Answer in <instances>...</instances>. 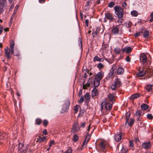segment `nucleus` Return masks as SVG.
Segmentation results:
<instances>
[{
	"mask_svg": "<svg viewBox=\"0 0 153 153\" xmlns=\"http://www.w3.org/2000/svg\"><path fill=\"white\" fill-rule=\"evenodd\" d=\"M121 85V82L120 79L116 76L114 82L111 86V88L112 90H117Z\"/></svg>",
	"mask_w": 153,
	"mask_h": 153,
	"instance_id": "nucleus-1",
	"label": "nucleus"
},
{
	"mask_svg": "<svg viewBox=\"0 0 153 153\" xmlns=\"http://www.w3.org/2000/svg\"><path fill=\"white\" fill-rule=\"evenodd\" d=\"M115 10V14L119 19H122L123 15V10L120 7L115 6L114 7Z\"/></svg>",
	"mask_w": 153,
	"mask_h": 153,
	"instance_id": "nucleus-2",
	"label": "nucleus"
},
{
	"mask_svg": "<svg viewBox=\"0 0 153 153\" xmlns=\"http://www.w3.org/2000/svg\"><path fill=\"white\" fill-rule=\"evenodd\" d=\"M102 101L101 104V108L102 110L105 105V108L106 110H109L111 109L112 105L109 102H107V99L106 98H104Z\"/></svg>",
	"mask_w": 153,
	"mask_h": 153,
	"instance_id": "nucleus-3",
	"label": "nucleus"
},
{
	"mask_svg": "<svg viewBox=\"0 0 153 153\" xmlns=\"http://www.w3.org/2000/svg\"><path fill=\"white\" fill-rule=\"evenodd\" d=\"M108 146V143L105 141H102L100 143V149L104 152H105Z\"/></svg>",
	"mask_w": 153,
	"mask_h": 153,
	"instance_id": "nucleus-4",
	"label": "nucleus"
},
{
	"mask_svg": "<svg viewBox=\"0 0 153 153\" xmlns=\"http://www.w3.org/2000/svg\"><path fill=\"white\" fill-rule=\"evenodd\" d=\"M7 0H0V14L3 11V8L7 5Z\"/></svg>",
	"mask_w": 153,
	"mask_h": 153,
	"instance_id": "nucleus-5",
	"label": "nucleus"
},
{
	"mask_svg": "<svg viewBox=\"0 0 153 153\" xmlns=\"http://www.w3.org/2000/svg\"><path fill=\"white\" fill-rule=\"evenodd\" d=\"M126 115L127 116L126 117V124L127 123H128L129 126H131L134 123V120L133 119L131 118L129 122H128V121L130 117V114L128 112L126 113Z\"/></svg>",
	"mask_w": 153,
	"mask_h": 153,
	"instance_id": "nucleus-6",
	"label": "nucleus"
},
{
	"mask_svg": "<svg viewBox=\"0 0 153 153\" xmlns=\"http://www.w3.org/2000/svg\"><path fill=\"white\" fill-rule=\"evenodd\" d=\"M19 152L22 153H26V148L24 146L23 144L20 143L19 144Z\"/></svg>",
	"mask_w": 153,
	"mask_h": 153,
	"instance_id": "nucleus-7",
	"label": "nucleus"
},
{
	"mask_svg": "<svg viewBox=\"0 0 153 153\" xmlns=\"http://www.w3.org/2000/svg\"><path fill=\"white\" fill-rule=\"evenodd\" d=\"M70 105V102L69 100H67L65 104L64 105L65 106H66V108L65 109H64V108H62V110L61 111V113H63L65 111H67L68 109V108Z\"/></svg>",
	"mask_w": 153,
	"mask_h": 153,
	"instance_id": "nucleus-8",
	"label": "nucleus"
},
{
	"mask_svg": "<svg viewBox=\"0 0 153 153\" xmlns=\"http://www.w3.org/2000/svg\"><path fill=\"white\" fill-rule=\"evenodd\" d=\"M142 146L143 148L146 149H149L151 147V144L150 142H147L143 143Z\"/></svg>",
	"mask_w": 153,
	"mask_h": 153,
	"instance_id": "nucleus-9",
	"label": "nucleus"
},
{
	"mask_svg": "<svg viewBox=\"0 0 153 153\" xmlns=\"http://www.w3.org/2000/svg\"><path fill=\"white\" fill-rule=\"evenodd\" d=\"M140 60L141 63H145L147 60V56L144 53H142L140 55Z\"/></svg>",
	"mask_w": 153,
	"mask_h": 153,
	"instance_id": "nucleus-10",
	"label": "nucleus"
},
{
	"mask_svg": "<svg viewBox=\"0 0 153 153\" xmlns=\"http://www.w3.org/2000/svg\"><path fill=\"white\" fill-rule=\"evenodd\" d=\"M104 72L101 71L98 73L96 75L95 77V79L100 81L104 76Z\"/></svg>",
	"mask_w": 153,
	"mask_h": 153,
	"instance_id": "nucleus-11",
	"label": "nucleus"
},
{
	"mask_svg": "<svg viewBox=\"0 0 153 153\" xmlns=\"http://www.w3.org/2000/svg\"><path fill=\"white\" fill-rule=\"evenodd\" d=\"M85 122H81L80 126L76 125V127H74V128L75 129L76 131L80 130L81 128H83L85 127Z\"/></svg>",
	"mask_w": 153,
	"mask_h": 153,
	"instance_id": "nucleus-12",
	"label": "nucleus"
},
{
	"mask_svg": "<svg viewBox=\"0 0 153 153\" xmlns=\"http://www.w3.org/2000/svg\"><path fill=\"white\" fill-rule=\"evenodd\" d=\"M105 18L108 20L112 21L114 19V16L109 13L107 12L105 14Z\"/></svg>",
	"mask_w": 153,
	"mask_h": 153,
	"instance_id": "nucleus-13",
	"label": "nucleus"
},
{
	"mask_svg": "<svg viewBox=\"0 0 153 153\" xmlns=\"http://www.w3.org/2000/svg\"><path fill=\"white\" fill-rule=\"evenodd\" d=\"M112 33L114 34H117L119 32V28L117 26L114 27L111 29Z\"/></svg>",
	"mask_w": 153,
	"mask_h": 153,
	"instance_id": "nucleus-14",
	"label": "nucleus"
},
{
	"mask_svg": "<svg viewBox=\"0 0 153 153\" xmlns=\"http://www.w3.org/2000/svg\"><path fill=\"white\" fill-rule=\"evenodd\" d=\"M91 135L89 134H88L85 137L84 140L83 142L82 146H84L85 145H86L88 142Z\"/></svg>",
	"mask_w": 153,
	"mask_h": 153,
	"instance_id": "nucleus-15",
	"label": "nucleus"
},
{
	"mask_svg": "<svg viewBox=\"0 0 153 153\" xmlns=\"http://www.w3.org/2000/svg\"><path fill=\"white\" fill-rule=\"evenodd\" d=\"M145 74L146 71L143 69L140 71L139 73L137 74V77L143 76Z\"/></svg>",
	"mask_w": 153,
	"mask_h": 153,
	"instance_id": "nucleus-16",
	"label": "nucleus"
},
{
	"mask_svg": "<svg viewBox=\"0 0 153 153\" xmlns=\"http://www.w3.org/2000/svg\"><path fill=\"white\" fill-rule=\"evenodd\" d=\"M14 42L13 41H12L10 43V50L11 53L12 54H13L14 53Z\"/></svg>",
	"mask_w": 153,
	"mask_h": 153,
	"instance_id": "nucleus-17",
	"label": "nucleus"
},
{
	"mask_svg": "<svg viewBox=\"0 0 153 153\" xmlns=\"http://www.w3.org/2000/svg\"><path fill=\"white\" fill-rule=\"evenodd\" d=\"M5 51L6 56L7 57V58L8 59H9L10 58L11 55V54H10V50H9V49L7 48V49H5Z\"/></svg>",
	"mask_w": 153,
	"mask_h": 153,
	"instance_id": "nucleus-18",
	"label": "nucleus"
},
{
	"mask_svg": "<svg viewBox=\"0 0 153 153\" xmlns=\"http://www.w3.org/2000/svg\"><path fill=\"white\" fill-rule=\"evenodd\" d=\"M122 137L120 134H117L115 135L114 140L117 142H119L121 139Z\"/></svg>",
	"mask_w": 153,
	"mask_h": 153,
	"instance_id": "nucleus-19",
	"label": "nucleus"
},
{
	"mask_svg": "<svg viewBox=\"0 0 153 153\" xmlns=\"http://www.w3.org/2000/svg\"><path fill=\"white\" fill-rule=\"evenodd\" d=\"M124 72V70L123 68L121 67H119L117 70V73L118 74H122Z\"/></svg>",
	"mask_w": 153,
	"mask_h": 153,
	"instance_id": "nucleus-20",
	"label": "nucleus"
},
{
	"mask_svg": "<svg viewBox=\"0 0 153 153\" xmlns=\"http://www.w3.org/2000/svg\"><path fill=\"white\" fill-rule=\"evenodd\" d=\"M46 139V137L45 136H44L42 137H41L39 136V138H37V140L36 142H38L39 143H40L44 141Z\"/></svg>",
	"mask_w": 153,
	"mask_h": 153,
	"instance_id": "nucleus-21",
	"label": "nucleus"
},
{
	"mask_svg": "<svg viewBox=\"0 0 153 153\" xmlns=\"http://www.w3.org/2000/svg\"><path fill=\"white\" fill-rule=\"evenodd\" d=\"M94 62L98 61L99 62H102L103 61V59L100 58L97 56H95L94 58Z\"/></svg>",
	"mask_w": 153,
	"mask_h": 153,
	"instance_id": "nucleus-22",
	"label": "nucleus"
},
{
	"mask_svg": "<svg viewBox=\"0 0 153 153\" xmlns=\"http://www.w3.org/2000/svg\"><path fill=\"white\" fill-rule=\"evenodd\" d=\"M140 95V94H135L131 95L130 97V98L131 100H134L138 97Z\"/></svg>",
	"mask_w": 153,
	"mask_h": 153,
	"instance_id": "nucleus-23",
	"label": "nucleus"
},
{
	"mask_svg": "<svg viewBox=\"0 0 153 153\" xmlns=\"http://www.w3.org/2000/svg\"><path fill=\"white\" fill-rule=\"evenodd\" d=\"M89 79L87 83L86 84H84L83 85L82 88L84 89H86L87 87H89L90 85V82Z\"/></svg>",
	"mask_w": 153,
	"mask_h": 153,
	"instance_id": "nucleus-24",
	"label": "nucleus"
},
{
	"mask_svg": "<svg viewBox=\"0 0 153 153\" xmlns=\"http://www.w3.org/2000/svg\"><path fill=\"white\" fill-rule=\"evenodd\" d=\"M79 139V137L76 134H74L73 136L72 140L74 142H77Z\"/></svg>",
	"mask_w": 153,
	"mask_h": 153,
	"instance_id": "nucleus-25",
	"label": "nucleus"
},
{
	"mask_svg": "<svg viewBox=\"0 0 153 153\" xmlns=\"http://www.w3.org/2000/svg\"><path fill=\"white\" fill-rule=\"evenodd\" d=\"M152 85L149 84L146 87V89L148 92H150L152 91Z\"/></svg>",
	"mask_w": 153,
	"mask_h": 153,
	"instance_id": "nucleus-26",
	"label": "nucleus"
},
{
	"mask_svg": "<svg viewBox=\"0 0 153 153\" xmlns=\"http://www.w3.org/2000/svg\"><path fill=\"white\" fill-rule=\"evenodd\" d=\"M148 108V105L145 104L143 103L141 105V109L143 110H147Z\"/></svg>",
	"mask_w": 153,
	"mask_h": 153,
	"instance_id": "nucleus-27",
	"label": "nucleus"
},
{
	"mask_svg": "<svg viewBox=\"0 0 153 153\" xmlns=\"http://www.w3.org/2000/svg\"><path fill=\"white\" fill-rule=\"evenodd\" d=\"M114 97V95L111 94H109L108 96V98L110 101H113Z\"/></svg>",
	"mask_w": 153,
	"mask_h": 153,
	"instance_id": "nucleus-28",
	"label": "nucleus"
},
{
	"mask_svg": "<svg viewBox=\"0 0 153 153\" xmlns=\"http://www.w3.org/2000/svg\"><path fill=\"white\" fill-rule=\"evenodd\" d=\"M131 14L132 16L136 17L137 16L138 13L137 12L136 10H133L131 12Z\"/></svg>",
	"mask_w": 153,
	"mask_h": 153,
	"instance_id": "nucleus-29",
	"label": "nucleus"
},
{
	"mask_svg": "<svg viewBox=\"0 0 153 153\" xmlns=\"http://www.w3.org/2000/svg\"><path fill=\"white\" fill-rule=\"evenodd\" d=\"M100 80L95 79V80L94 81V85L95 87H97L100 84Z\"/></svg>",
	"mask_w": 153,
	"mask_h": 153,
	"instance_id": "nucleus-30",
	"label": "nucleus"
},
{
	"mask_svg": "<svg viewBox=\"0 0 153 153\" xmlns=\"http://www.w3.org/2000/svg\"><path fill=\"white\" fill-rule=\"evenodd\" d=\"M125 25L126 27H127L128 28H129L131 26L132 23H131V22L130 21H128L126 22L125 23Z\"/></svg>",
	"mask_w": 153,
	"mask_h": 153,
	"instance_id": "nucleus-31",
	"label": "nucleus"
},
{
	"mask_svg": "<svg viewBox=\"0 0 153 153\" xmlns=\"http://www.w3.org/2000/svg\"><path fill=\"white\" fill-rule=\"evenodd\" d=\"M100 29L99 28H97L96 29L95 31H93L92 32V35L94 36L96 35L97 33L99 32Z\"/></svg>",
	"mask_w": 153,
	"mask_h": 153,
	"instance_id": "nucleus-32",
	"label": "nucleus"
},
{
	"mask_svg": "<svg viewBox=\"0 0 153 153\" xmlns=\"http://www.w3.org/2000/svg\"><path fill=\"white\" fill-rule=\"evenodd\" d=\"M126 52L128 53H130L132 50V49L130 47H128L125 48Z\"/></svg>",
	"mask_w": 153,
	"mask_h": 153,
	"instance_id": "nucleus-33",
	"label": "nucleus"
},
{
	"mask_svg": "<svg viewBox=\"0 0 153 153\" xmlns=\"http://www.w3.org/2000/svg\"><path fill=\"white\" fill-rule=\"evenodd\" d=\"M85 98L87 100H88L90 99V95L89 94L86 93L85 95Z\"/></svg>",
	"mask_w": 153,
	"mask_h": 153,
	"instance_id": "nucleus-34",
	"label": "nucleus"
},
{
	"mask_svg": "<svg viewBox=\"0 0 153 153\" xmlns=\"http://www.w3.org/2000/svg\"><path fill=\"white\" fill-rule=\"evenodd\" d=\"M97 90L96 88H94L92 91V96H94L96 95Z\"/></svg>",
	"mask_w": 153,
	"mask_h": 153,
	"instance_id": "nucleus-35",
	"label": "nucleus"
},
{
	"mask_svg": "<svg viewBox=\"0 0 153 153\" xmlns=\"http://www.w3.org/2000/svg\"><path fill=\"white\" fill-rule=\"evenodd\" d=\"M79 107V106L78 105H76L74 106V110L75 114H76L78 112Z\"/></svg>",
	"mask_w": 153,
	"mask_h": 153,
	"instance_id": "nucleus-36",
	"label": "nucleus"
},
{
	"mask_svg": "<svg viewBox=\"0 0 153 153\" xmlns=\"http://www.w3.org/2000/svg\"><path fill=\"white\" fill-rule=\"evenodd\" d=\"M72 148L71 147H69L67 150L64 153H72Z\"/></svg>",
	"mask_w": 153,
	"mask_h": 153,
	"instance_id": "nucleus-37",
	"label": "nucleus"
},
{
	"mask_svg": "<svg viewBox=\"0 0 153 153\" xmlns=\"http://www.w3.org/2000/svg\"><path fill=\"white\" fill-rule=\"evenodd\" d=\"M149 31L148 30L145 31L143 33V36L144 37H147L149 36Z\"/></svg>",
	"mask_w": 153,
	"mask_h": 153,
	"instance_id": "nucleus-38",
	"label": "nucleus"
},
{
	"mask_svg": "<svg viewBox=\"0 0 153 153\" xmlns=\"http://www.w3.org/2000/svg\"><path fill=\"white\" fill-rule=\"evenodd\" d=\"M115 52L117 54H119L121 50L118 48H116L114 49Z\"/></svg>",
	"mask_w": 153,
	"mask_h": 153,
	"instance_id": "nucleus-39",
	"label": "nucleus"
},
{
	"mask_svg": "<svg viewBox=\"0 0 153 153\" xmlns=\"http://www.w3.org/2000/svg\"><path fill=\"white\" fill-rule=\"evenodd\" d=\"M128 149L127 148H123L121 150L122 153H128Z\"/></svg>",
	"mask_w": 153,
	"mask_h": 153,
	"instance_id": "nucleus-40",
	"label": "nucleus"
},
{
	"mask_svg": "<svg viewBox=\"0 0 153 153\" xmlns=\"http://www.w3.org/2000/svg\"><path fill=\"white\" fill-rule=\"evenodd\" d=\"M114 2L112 1H111L108 3V6L109 7H112L114 6Z\"/></svg>",
	"mask_w": 153,
	"mask_h": 153,
	"instance_id": "nucleus-41",
	"label": "nucleus"
},
{
	"mask_svg": "<svg viewBox=\"0 0 153 153\" xmlns=\"http://www.w3.org/2000/svg\"><path fill=\"white\" fill-rule=\"evenodd\" d=\"M41 122V120L40 119H36V124L39 125L40 124Z\"/></svg>",
	"mask_w": 153,
	"mask_h": 153,
	"instance_id": "nucleus-42",
	"label": "nucleus"
},
{
	"mask_svg": "<svg viewBox=\"0 0 153 153\" xmlns=\"http://www.w3.org/2000/svg\"><path fill=\"white\" fill-rule=\"evenodd\" d=\"M97 67L99 69H102L103 67V65L102 63H100L97 65Z\"/></svg>",
	"mask_w": 153,
	"mask_h": 153,
	"instance_id": "nucleus-43",
	"label": "nucleus"
},
{
	"mask_svg": "<svg viewBox=\"0 0 153 153\" xmlns=\"http://www.w3.org/2000/svg\"><path fill=\"white\" fill-rule=\"evenodd\" d=\"M43 125L44 126H46L48 124V121L47 120H44L43 122Z\"/></svg>",
	"mask_w": 153,
	"mask_h": 153,
	"instance_id": "nucleus-44",
	"label": "nucleus"
},
{
	"mask_svg": "<svg viewBox=\"0 0 153 153\" xmlns=\"http://www.w3.org/2000/svg\"><path fill=\"white\" fill-rule=\"evenodd\" d=\"M84 97L83 96H81L79 101V103H82L84 101Z\"/></svg>",
	"mask_w": 153,
	"mask_h": 153,
	"instance_id": "nucleus-45",
	"label": "nucleus"
},
{
	"mask_svg": "<svg viewBox=\"0 0 153 153\" xmlns=\"http://www.w3.org/2000/svg\"><path fill=\"white\" fill-rule=\"evenodd\" d=\"M147 117L148 119L150 120H152L153 118L152 115L151 114H148L147 115Z\"/></svg>",
	"mask_w": 153,
	"mask_h": 153,
	"instance_id": "nucleus-46",
	"label": "nucleus"
},
{
	"mask_svg": "<svg viewBox=\"0 0 153 153\" xmlns=\"http://www.w3.org/2000/svg\"><path fill=\"white\" fill-rule=\"evenodd\" d=\"M94 1V0H88L87 2V4L86 5V6H89L92 3V1Z\"/></svg>",
	"mask_w": 153,
	"mask_h": 153,
	"instance_id": "nucleus-47",
	"label": "nucleus"
},
{
	"mask_svg": "<svg viewBox=\"0 0 153 153\" xmlns=\"http://www.w3.org/2000/svg\"><path fill=\"white\" fill-rule=\"evenodd\" d=\"M114 72V71L112 70H110V71L109 73V77H111L113 75Z\"/></svg>",
	"mask_w": 153,
	"mask_h": 153,
	"instance_id": "nucleus-48",
	"label": "nucleus"
},
{
	"mask_svg": "<svg viewBox=\"0 0 153 153\" xmlns=\"http://www.w3.org/2000/svg\"><path fill=\"white\" fill-rule=\"evenodd\" d=\"M136 115L138 116V117H139L141 115V113L140 111L139 110H137L136 112Z\"/></svg>",
	"mask_w": 153,
	"mask_h": 153,
	"instance_id": "nucleus-49",
	"label": "nucleus"
},
{
	"mask_svg": "<svg viewBox=\"0 0 153 153\" xmlns=\"http://www.w3.org/2000/svg\"><path fill=\"white\" fill-rule=\"evenodd\" d=\"M134 144L133 141L132 140H130L129 141V146L130 147H133L134 146Z\"/></svg>",
	"mask_w": 153,
	"mask_h": 153,
	"instance_id": "nucleus-50",
	"label": "nucleus"
},
{
	"mask_svg": "<svg viewBox=\"0 0 153 153\" xmlns=\"http://www.w3.org/2000/svg\"><path fill=\"white\" fill-rule=\"evenodd\" d=\"M1 137H3V138H6L7 137V135L6 133H3L1 135ZM2 139V138H1Z\"/></svg>",
	"mask_w": 153,
	"mask_h": 153,
	"instance_id": "nucleus-51",
	"label": "nucleus"
},
{
	"mask_svg": "<svg viewBox=\"0 0 153 153\" xmlns=\"http://www.w3.org/2000/svg\"><path fill=\"white\" fill-rule=\"evenodd\" d=\"M116 66L115 65H112V66L111 70L114 71L116 68Z\"/></svg>",
	"mask_w": 153,
	"mask_h": 153,
	"instance_id": "nucleus-52",
	"label": "nucleus"
},
{
	"mask_svg": "<svg viewBox=\"0 0 153 153\" xmlns=\"http://www.w3.org/2000/svg\"><path fill=\"white\" fill-rule=\"evenodd\" d=\"M122 6L124 8H125L127 6V4L125 2H123L122 4Z\"/></svg>",
	"mask_w": 153,
	"mask_h": 153,
	"instance_id": "nucleus-53",
	"label": "nucleus"
},
{
	"mask_svg": "<svg viewBox=\"0 0 153 153\" xmlns=\"http://www.w3.org/2000/svg\"><path fill=\"white\" fill-rule=\"evenodd\" d=\"M42 133L44 135H46L47 134V131L45 129H44L42 131Z\"/></svg>",
	"mask_w": 153,
	"mask_h": 153,
	"instance_id": "nucleus-54",
	"label": "nucleus"
},
{
	"mask_svg": "<svg viewBox=\"0 0 153 153\" xmlns=\"http://www.w3.org/2000/svg\"><path fill=\"white\" fill-rule=\"evenodd\" d=\"M85 22L86 25L88 26V25L89 20L88 19H86L85 21Z\"/></svg>",
	"mask_w": 153,
	"mask_h": 153,
	"instance_id": "nucleus-55",
	"label": "nucleus"
},
{
	"mask_svg": "<svg viewBox=\"0 0 153 153\" xmlns=\"http://www.w3.org/2000/svg\"><path fill=\"white\" fill-rule=\"evenodd\" d=\"M126 61L128 62H130V60L129 56H127L126 58Z\"/></svg>",
	"mask_w": 153,
	"mask_h": 153,
	"instance_id": "nucleus-56",
	"label": "nucleus"
},
{
	"mask_svg": "<svg viewBox=\"0 0 153 153\" xmlns=\"http://www.w3.org/2000/svg\"><path fill=\"white\" fill-rule=\"evenodd\" d=\"M140 35V33L137 32L134 34V36L135 37H137L138 36H139Z\"/></svg>",
	"mask_w": 153,
	"mask_h": 153,
	"instance_id": "nucleus-57",
	"label": "nucleus"
},
{
	"mask_svg": "<svg viewBox=\"0 0 153 153\" xmlns=\"http://www.w3.org/2000/svg\"><path fill=\"white\" fill-rule=\"evenodd\" d=\"M119 20L118 21V22L120 24H121L122 22V19H119Z\"/></svg>",
	"mask_w": 153,
	"mask_h": 153,
	"instance_id": "nucleus-58",
	"label": "nucleus"
},
{
	"mask_svg": "<svg viewBox=\"0 0 153 153\" xmlns=\"http://www.w3.org/2000/svg\"><path fill=\"white\" fill-rule=\"evenodd\" d=\"M50 143H51L52 145H54L55 144V142L54 140H52L50 142Z\"/></svg>",
	"mask_w": 153,
	"mask_h": 153,
	"instance_id": "nucleus-59",
	"label": "nucleus"
},
{
	"mask_svg": "<svg viewBox=\"0 0 153 153\" xmlns=\"http://www.w3.org/2000/svg\"><path fill=\"white\" fill-rule=\"evenodd\" d=\"M16 12H17V11H16V9H14V10L13 13V14H12V16H14L16 14Z\"/></svg>",
	"mask_w": 153,
	"mask_h": 153,
	"instance_id": "nucleus-60",
	"label": "nucleus"
},
{
	"mask_svg": "<svg viewBox=\"0 0 153 153\" xmlns=\"http://www.w3.org/2000/svg\"><path fill=\"white\" fill-rule=\"evenodd\" d=\"M45 1V0H39V3H44Z\"/></svg>",
	"mask_w": 153,
	"mask_h": 153,
	"instance_id": "nucleus-61",
	"label": "nucleus"
},
{
	"mask_svg": "<svg viewBox=\"0 0 153 153\" xmlns=\"http://www.w3.org/2000/svg\"><path fill=\"white\" fill-rule=\"evenodd\" d=\"M150 16L151 18H153V12L150 14Z\"/></svg>",
	"mask_w": 153,
	"mask_h": 153,
	"instance_id": "nucleus-62",
	"label": "nucleus"
},
{
	"mask_svg": "<svg viewBox=\"0 0 153 153\" xmlns=\"http://www.w3.org/2000/svg\"><path fill=\"white\" fill-rule=\"evenodd\" d=\"M19 6H16V7H15V9L16 10V11H17V10L19 8Z\"/></svg>",
	"mask_w": 153,
	"mask_h": 153,
	"instance_id": "nucleus-63",
	"label": "nucleus"
},
{
	"mask_svg": "<svg viewBox=\"0 0 153 153\" xmlns=\"http://www.w3.org/2000/svg\"><path fill=\"white\" fill-rule=\"evenodd\" d=\"M87 76L86 74V73H85L83 76L85 78H86Z\"/></svg>",
	"mask_w": 153,
	"mask_h": 153,
	"instance_id": "nucleus-64",
	"label": "nucleus"
}]
</instances>
